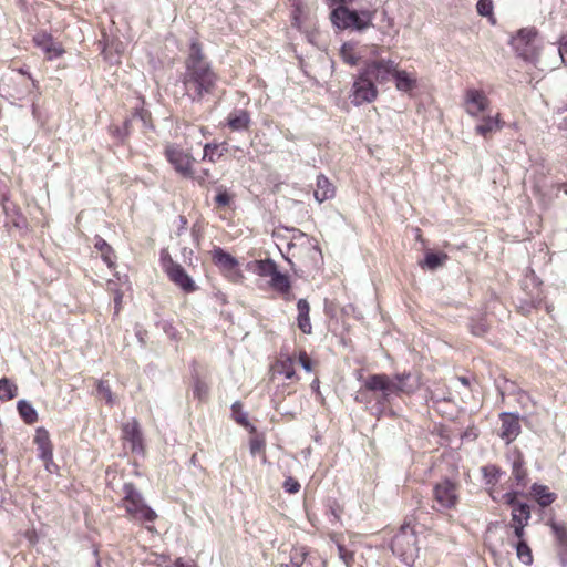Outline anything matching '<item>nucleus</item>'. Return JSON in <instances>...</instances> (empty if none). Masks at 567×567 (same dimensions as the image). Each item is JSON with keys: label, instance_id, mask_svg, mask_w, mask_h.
<instances>
[{"label": "nucleus", "instance_id": "nucleus-1", "mask_svg": "<svg viewBox=\"0 0 567 567\" xmlns=\"http://www.w3.org/2000/svg\"><path fill=\"white\" fill-rule=\"evenodd\" d=\"M185 70L181 75L184 94L192 102H202L205 96L214 94L219 75L207 61L202 44L192 39L189 52L184 62Z\"/></svg>", "mask_w": 567, "mask_h": 567}, {"label": "nucleus", "instance_id": "nucleus-2", "mask_svg": "<svg viewBox=\"0 0 567 567\" xmlns=\"http://www.w3.org/2000/svg\"><path fill=\"white\" fill-rule=\"evenodd\" d=\"M374 16L375 10L370 8L350 9L348 6H341L331 11L330 19L338 29L362 31L372 24Z\"/></svg>", "mask_w": 567, "mask_h": 567}, {"label": "nucleus", "instance_id": "nucleus-3", "mask_svg": "<svg viewBox=\"0 0 567 567\" xmlns=\"http://www.w3.org/2000/svg\"><path fill=\"white\" fill-rule=\"evenodd\" d=\"M399 63L389 58L379 56V47L371 45V55L361 70L375 83L383 84L393 79Z\"/></svg>", "mask_w": 567, "mask_h": 567}, {"label": "nucleus", "instance_id": "nucleus-4", "mask_svg": "<svg viewBox=\"0 0 567 567\" xmlns=\"http://www.w3.org/2000/svg\"><path fill=\"white\" fill-rule=\"evenodd\" d=\"M123 507L132 518L143 522L155 520L157 517L156 513L144 503L141 493L132 483L123 485Z\"/></svg>", "mask_w": 567, "mask_h": 567}, {"label": "nucleus", "instance_id": "nucleus-5", "mask_svg": "<svg viewBox=\"0 0 567 567\" xmlns=\"http://www.w3.org/2000/svg\"><path fill=\"white\" fill-rule=\"evenodd\" d=\"M417 538L409 526H403L392 539L391 548L394 555L405 564H411L417 554Z\"/></svg>", "mask_w": 567, "mask_h": 567}, {"label": "nucleus", "instance_id": "nucleus-6", "mask_svg": "<svg viewBox=\"0 0 567 567\" xmlns=\"http://www.w3.org/2000/svg\"><path fill=\"white\" fill-rule=\"evenodd\" d=\"M460 498V486L451 480H443L433 487V508L444 512L456 507Z\"/></svg>", "mask_w": 567, "mask_h": 567}, {"label": "nucleus", "instance_id": "nucleus-7", "mask_svg": "<svg viewBox=\"0 0 567 567\" xmlns=\"http://www.w3.org/2000/svg\"><path fill=\"white\" fill-rule=\"evenodd\" d=\"M379 91L375 82L361 69L354 78L351 87V102L355 106L372 103L378 97Z\"/></svg>", "mask_w": 567, "mask_h": 567}, {"label": "nucleus", "instance_id": "nucleus-8", "mask_svg": "<svg viewBox=\"0 0 567 567\" xmlns=\"http://www.w3.org/2000/svg\"><path fill=\"white\" fill-rule=\"evenodd\" d=\"M463 109L472 118H480L491 107V100L483 89L466 87L463 94Z\"/></svg>", "mask_w": 567, "mask_h": 567}, {"label": "nucleus", "instance_id": "nucleus-9", "mask_svg": "<svg viewBox=\"0 0 567 567\" xmlns=\"http://www.w3.org/2000/svg\"><path fill=\"white\" fill-rule=\"evenodd\" d=\"M364 388L368 391L380 393V395L377 396V401L379 404L390 402L393 395H398V389H402L400 385L395 383L393 379H391L386 374L370 375L364 381Z\"/></svg>", "mask_w": 567, "mask_h": 567}, {"label": "nucleus", "instance_id": "nucleus-10", "mask_svg": "<svg viewBox=\"0 0 567 567\" xmlns=\"http://www.w3.org/2000/svg\"><path fill=\"white\" fill-rule=\"evenodd\" d=\"M161 260L165 272L175 285L186 292H192L196 289L193 279L186 274L181 265L176 264L171 258L167 250L162 252Z\"/></svg>", "mask_w": 567, "mask_h": 567}, {"label": "nucleus", "instance_id": "nucleus-11", "mask_svg": "<svg viewBox=\"0 0 567 567\" xmlns=\"http://www.w3.org/2000/svg\"><path fill=\"white\" fill-rule=\"evenodd\" d=\"M537 31L534 28H525L512 39V45L520 58L532 60L536 55Z\"/></svg>", "mask_w": 567, "mask_h": 567}, {"label": "nucleus", "instance_id": "nucleus-12", "mask_svg": "<svg viewBox=\"0 0 567 567\" xmlns=\"http://www.w3.org/2000/svg\"><path fill=\"white\" fill-rule=\"evenodd\" d=\"M12 73L9 76V81L11 83L19 82L21 89H17L13 92L8 91V97L13 101H21L32 93L37 87V82L32 79L27 68L12 69Z\"/></svg>", "mask_w": 567, "mask_h": 567}, {"label": "nucleus", "instance_id": "nucleus-13", "mask_svg": "<svg viewBox=\"0 0 567 567\" xmlns=\"http://www.w3.org/2000/svg\"><path fill=\"white\" fill-rule=\"evenodd\" d=\"M167 161L175 171L184 177L192 176L193 157L176 145H169L165 150Z\"/></svg>", "mask_w": 567, "mask_h": 567}, {"label": "nucleus", "instance_id": "nucleus-14", "mask_svg": "<svg viewBox=\"0 0 567 567\" xmlns=\"http://www.w3.org/2000/svg\"><path fill=\"white\" fill-rule=\"evenodd\" d=\"M371 55V47L359 45L358 43L347 42L340 49L342 61L350 66H355L368 61Z\"/></svg>", "mask_w": 567, "mask_h": 567}, {"label": "nucleus", "instance_id": "nucleus-15", "mask_svg": "<svg viewBox=\"0 0 567 567\" xmlns=\"http://www.w3.org/2000/svg\"><path fill=\"white\" fill-rule=\"evenodd\" d=\"M34 444L39 451V457L44 462L45 468L52 472L51 466L53 463V447L50 440V434L44 427H38L34 435Z\"/></svg>", "mask_w": 567, "mask_h": 567}, {"label": "nucleus", "instance_id": "nucleus-16", "mask_svg": "<svg viewBox=\"0 0 567 567\" xmlns=\"http://www.w3.org/2000/svg\"><path fill=\"white\" fill-rule=\"evenodd\" d=\"M478 123L475 125L474 131L476 135L482 136L483 138H489L494 133L498 132L503 127V122L501 120V114L496 113L495 115H481L478 118Z\"/></svg>", "mask_w": 567, "mask_h": 567}, {"label": "nucleus", "instance_id": "nucleus-17", "mask_svg": "<svg viewBox=\"0 0 567 567\" xmlns=\"http://www.w3.org/2000/svg\"><path fill=\"white\" fill-rule=\"evenodd\" d=\"M501 422L499 436L506 442V444H509L520 433L519 419L513 413L505 412L501 414Z\"/></svg>", "mask_w": 567, "mask_h": 567}, {"label": "nucleus", "instance_id": "nucleus-18", "mask_svg": "<svg viewBox=\"0 0 567 567\" xmlns=\"http://www.w3.org/2000/svg\"><path fill=\"white\" fill-rule=\"evenodd\" d=\"M33 43L35 47L45 52L49 59L59 58L63 54V49L61 45L56 43L52 35L47 32H38L33 37Z\"/></svg>", "mask_w": 567, "mask_h": 567}, {"label": "nucleus", "instance_id": "nucleus-19", "mask_svg": "<svg viewBox=\"0 0 567 567\" xmlns=\"http://www.w3.org/2000/svg\"><path fill=\"white\" fill-rule=\"evenodd\" d=\"M395 89L402 93H410L417 87V76L415 72L396 69L393 79Z\"/></svg>", "mask_w": 567, "mask_h": 567}, {"label": "nucleus", "instance_id": "nucleus-20", "mask_svg": "<svg viewBox=\"0 0 567 567\" xmlns=\"http://www.w3.org/2000/svg\"><path fill=\"white\" fill-rule=\"evenodd\" d=\"M336 195V187L329 181V178L319 174L316 181V189L313 196L318 203H323L324 200L333 198Z\"/></svg>", "mask_w": 567, "mask_h": 567}, {"label": "nucleus", "instance_id": "nucleus-21", "mask_svg": "<svg viewBox=\"0 0 567 567\" xmlns=\"http://www.w3.org/2000/svg\"><path fill=\"white\" fill-rule=\"evenodd\" d=\"M123 439L131 444L133 452L142 450V434L138 424L135 420L127 422L123 425Z\"/></svg>", "mask_w": 567, "mask_h": 567}, {"label": "nucleus", "instance_id": "nucleus-22", "mask_svg": "<svg viewBox=\"0 0 567 567\" xmlns=\"http://www.w3.org/2000/svg\"><path fill=\"white\" fill-rule=\"evenodd\" d=\"M250 123L251 118L246 110H234L227 116V125L231 131H246Z\"/></svg>", "mask_w": 567, "mask_h": 567}, {"label": "nucleus", "instance_id": "nucleus-23", "mask_svg": "<svg viewBox=\"0 0 567 567\" xmlns=\"http://www.w3.org/2000/svg\"><path fill=\"white\" fill-rule=\"evenodd\" d=\"M298 317L297 322L299 329L306 333L310 334L312 331L311 322H310V306L306 299H299L297 303Z\"/></svg>", "mask_w": 567, "mask_h": 567}, {"label": "nucleus", "instance_id": "nucleus-24", "mask_svg": "<svg viewBox=\"0 0 567 567\" xmlns=\"http://www.w3.org/2000/svg\"><path fill=\"white\" fill-rule=\"evenodd\" d=\"M228 151L227 143H207L204 145L203 159L216 163Z\"/></svg>", "mask_w": 567, "mask_h": 567}, {"label": "nucleus", "instance_id": "nucleus-25", "mask_svg": "<svg viewBox=\"0 0 567 567\" xmlns=\"http://www.w3.org/2000/svg\"><path fill=\"white\" fill-rule=\"evenodd\" d=\"M511 457L513 476L517 481V484L525 485L527 473L524 468V460L522 453L519 451H514Z\"/></svg>", "mask_w": 567, "mask_h": 567}, {"label": "nucleus", "instance_id": "nucleus-26", "mask_svg": "<svg viewBox=\"0 0 567 567\" xmlns=\"http://www.w3.org/2000/svg\"><path fill=\"white\" fill-rule=\"evenodd\" d=\"M269 284L275 291L286 296V299H289L290 281L286 275L281 274L279 270L276 271L274 276L270 277Z\"/></svg>", "mask_w": 567, "mask_h": 567}, {"label": "nucleus", "instance_id": "nucleus-27", "mask_svg": "<svg viewBox=\"0 0 567 567\" xmlns=\"http://www.w3.org/2000/svg\"><path fill=\"white\" fill-rule=\"evenodd\" d=\"M532 492L542 507L549 506L556 499V494L551 493L545 485L534 484Z\"/></svg>", "mask_w": 567, "mask_h": 567}, {"label": "nucleus", "instance_id": "nucleus-28", "mask_svg": "<svg viewBox=\"0 0 567 567\" xmlns=\"http://www.w3.org/2000/svg\"><path fill=\"white\" fill-rule=\"evenodd\" d=\"M446 259L447 255L444 254L443 250L435 252L432 251L426 254L425 258L420 261V266L424 269L435 270L436 268L441 267Z\"/></svg>", "mask_w": 567, "mask_h": 567}, {"label": "nucleus", "instance_id": "nucleus-29", "mask_svg": "<svg viewBox=\"0 0 567 567\" xmlns=\"http://www.w3.org/2000/svg\"><path fill=\"white\" fill-rule=\"evenodd\" d=\"M20 416L28 424H32L38 420V413L35 409L25 400H20L17 404Z\"/></svg>", "mask_w": 567, "mask_h": 567}, {"label": "nucleus", "instance_id": "nucleus-30", "mask_svg": "<svg viewBox=\"0 0 567 567\" xmlns=\"http://www.w3.org/2000/svg\"><path fill=\"white\" fill-rule=\"evenodd\" d=\"M530 518L529 506L525 503H518L514 505L512 511V523L513 524H527Z\"/></svg>", "mask_w": 567, "mask_h": 567}, {"label": "nucleus", "instance_id": "nucleus-31", "mask_svg": "<svg viewBox=\"0 0 567 567\" xmlns=\"http://www.w3.org/2000/svg\"><path fill=\"white\" fill-rule=\"evenodd\" d=\"M213 259L224 270H233L237 266L236 259L224 250H215Z\"/></svg>", "mask_w": 567, "mask_h": 567}, {"label": "nucleus", "instance_id": "nucleus-32", "mask_svg": "<svg viewBox=\"0 0 567 567\" xmlns=\"http://www.w3.org/2000/svg\"><path fill=\"white\" fill-rule=\"evenodd\" d=\"M18 394V386L7 378L0 379V400L9 401Z\"/></svg>", "mask_w": 567, "mask_h": 567}, {"label": "nucleus", "instance_id": "nucleus-33", "mask_svg": "<svg viewBox=\"0 0 567 567\" xmlns=\"http://www.w3.org/2000/svg\"><path fill=\"white\" fill-rule=\"evenodd\" d=\"M255 271L262 277H271L276 271H278V268L276 264L272 260L266 259V260H259L255 265Z\"/></svg>", "mask_w": 567, "mask_h": 567}, {"label": "nucleus", "instance_id": "nucleus-34", "mask_svg": "<svg viewBox=\"0 0 567 567\" xmlns=\"http://www.w3.org/2000/svg\"><path fill=\"white\" fill-rule=\"evenodd\" d=\"M307 556L308 551L305 547H293L290 551V563L287 567H301Z\"/></svg>", "mask_w": 567, "mask_h": 567}, {"label": "nucleus", "instance_id": "nucleus-35", "mask_svg": "<svg viewBox=\"0 0 567 567\" xmlns=\"http://www.w3.org/2000/svg\"><path fill=\"white\" fill-rule=\"evenodd\" d=\"M410 373H402V374H395L394 381L398 385H400L403 389H398V395L400 393H412L416 390L417 385L410 384L408 381L410 379Z\"/></svg>", "mask_w": 567, "mask_h": 567}, {"label": "nucleus", "instance_id": "nucleus-36", "mask_svg": "<svg viewBox=\"0 0 567 567\" xmlns=\"http://www.w3.org/2000/svg\"><path fill=\"white\" fill-rule=\"evenodd\" d=\"M214 200L218 208L228 207L234 200V195L220 186L217 188V194Z\"/></svg>", "mask_w": 567, "mask_h": 567}, {"label": "nucleus", "instance_id": "nucleus-37", "mask_svg": "<svg viewBox=\"0 0 567 567\" xmlns=\"http://www.w3.org/2000/svg\"><path fill=\"white\" fill-rule=\"evenodd\" d=\"M516 553H517V557L519 558V560L522 563H524L525 565L532 564V561H533L532 550L525 540H523V539L518 540V543L516 544Z\"/></svg>", "mask_w": 567, "mask_h": 567}, {"label": "nucleus", "instance_id": "nucleus-38", "mask_svg": "<svg viewBox=\"0 0 567 567\" xmlns=\"http://www.w3.org/2000/svg\"><path fill=\"white\" fill-rule=\"evenodd\" d=\"M493 9V0H478L476 3L477 13L482 17L488 18L492 23H495Z\"/></svg>", "mask_w": 567, "mask_h": 567}, {"label": "nucleus", "instance_id": "nucleus-39", "mask_svg": "<svg viewBox=\"0 0 567 567\" xmlns=\"http://www.w3.org/2000/svg\"><path fill=\"white\" fill-rule=\"evenodd\" d=\"M293 362L295 361L291 357L281 359L277 363V372L284 374L286 379H291L295 375Z\"/></svg>", "mask_w": 567, "mask_h": 567}, {"label": "nucleus", "instance_id": "nucleus-40", "mask_svg": "<svg viewBox=\"0 0 567 567\" xmlns=\"http://www.w3.org/2000/svg\"><path fill=\"white\" fill-rule=\"evenodd\" d=\"M380 29L385 34H390L391 32H394L395 34L398 33L394 18L391 17L385 9L381 12Z\"/></svg>", "mask_w": 567, "mask_h": 567}, {"label": "nucleus", "instance_id": "nucleus-41", "mask_svg": "<svg viewBox=\"0 0 567 567\" xmlns=\"http://www.w3.org/2000/svg\"><path fill=\"white\" fill-rule=\"evenodd\" d=\"M551 530L560 546L567 547V527L565 524L553 522Z\"/></svg>", "mask_w": 567, "mask_h": 567}, {"label": "nucleus", "instance_id": "nucleus-42", "mask_svg": "<svg viewBox=\"0 0 567 567\" xmlns=\"http://www.w3.org/2000/svg\"><path fill=\"white\" fill-rule=\"evenodd\" d=\"M97 395L105 400L109 405H113L115 403V399L113 393L105 381H99L96 386Z\"/></svg>", "mask_w": 567, "mask_h": 567}, {"label": "nucleus", "instance_id": "nucleus-43", "mask_svg": "<svg viewBox=\"0 0 567 567\" xmlns=\"http://www.w3.org/2000/svg\"><path fill=\"white\" fill-rule=\"evenodd\" d=\"M231 414H233L234 420L238 424L244 425V426L248 425L247 414L243 411V406L239 402H235L231 405Z\"/></svg>", "mask_w": 567, "mask_h": 567}, {"label": "nucleus", "instance_id": "nucleus-44", "mask_svg": "<svg viewBox=\"0 0 567 567\" xmlns=\"http://www.w3.org/2000/svg\"><path fill=\"white\" fill-rule=\"evenodd\" d=\"M486 484H495L501 474L499 470L494 465H487L482 468Z\"/></svg>", "mask_w": 567, "mask_h": 567}, {"label": "nucleus", "instance_id": "nucleus-45", "mask_svg": "<svg viewBox=\"0 0 567 567\" xmlns=\"http://www.w3.org/2000/svg\"><path fill=\"white\" fill-rule=\"evenodd\" d=\"M194 395L198 398V400L206 399L208 394V386L205 382L197 380L194 384Z\"/></svg>", "mask_w": 567, "mask_h": 567}, {"label": "nucleus", "instance_id": "nucleus-46", "mask_svg": "<svg viewBox=\"0 0 567 567\" xmlns=\"http://www.w3.org/2000/svg\"><path fill=\"white\" fill-rule=\"evenodd\" d=\"M284 488L289 494H296L300 491V484L293 477L288 476L284 482Z\"/></svg>", "mask_w": 567, "mask_h": 567}, {"label": "nucleus", "instance_id": "nucleus-47", "mask_svg": "<svg viewBox=\"0 0 567 567\" xmlns=\"http://www.w3.org/2000/svg\"><path fill=\"white\" fill-rule=\"evenodd\" d=\"M301 16H302V6L300 2L295 1L292 25L299 30L301 29Z\"/></svg>", "mask_w": 567, "mask_h": 567}, {"label": "nucleus", "instance_id": "nucleus-48", "mask_svg": "<svg viewBox=\"0 0 567 567\" xmlns=\"http://www.w3.org/2000/svg\"><path fill=\"white\" fill-rule=\"evenodd\" d=\"M471 331L474 336H483L487 331V324L481 320L471 326Z\"/></svg>", "mask_w": 567, "mask_h": 567}, {"label": "nucleus", "instance_id": "nucleus-49", "mask_svg": "<svg viewBox=\"0 0 567 567\" xmlns=\"http://www.w3.org/2000/svg\"><path fill=\"white\" fill-rule=\"evenodd\" d=\"M298 361L300 363V365L307 371V372H310L312 370L311 368V360L310 358L308 357V354L305 352V351H301L299 353V358H298Z\"/></svg>", "mask_w": 567, "mask_h": 567}, {"label": "nucleus", "instance_id": "nucleus-50", "mask_svg": "<svg viewBox=\"0 0 567 567\" xmlns=\"http://www.w3.org/2000/svg\"><path fill=\"white\" fill-rule=\"evenodd\" d=\"M542 291L539 288H536V292H532L529 295L528 301L530 302L532 307L537 308L542 302Z\"/></svg>", "mask_w": 567, "mask_h": 567}, {"label": "nucleus", "instance_id": "nucleus-51", "mask_svg": "<svg viewBox=\"0 0 567 567\" xmlns=\"http://www.w3.org/2000/svg\"><path fill=\"white\" fill-rule=\"evenodd\" d=\"M326 4L330 8H332V10L337 7H341V6H348L350 3H353V0H324Z\"/></svg>", "mask_w": 567, "mask_h": 567}, {"label": "nucleus", "instance_id": "nucleus-52", "mask_svg": "<svg viewBox=\"0 0 567 567\" xmlns=\"http://www.w3.org/2000/svg\"><path fill=\"white\" fill-rule=\"evenodd\" d=\"M17 89H21V84H19V82L11 83L9 81V78L7 79V82H3V84H2V90L7 96H8V91L13 92Z\"/></svg>", "mask_w": 567, "mask_h": 567}, {"label": "nucleus", "instance_id": "nucleus-53", "mask_svg": "<svg viewBox=\"0 0 567 567\" xmlns=\"http://www.w3.org/2000/svg\"><path fill=\"white\" fill-rule=\"evenodd\" d=\"M527 524H513L514 527V535L520 540L524 536V527Z\"/></svg>", "mask_w": 567, "mask_h": 567}, {"label": "nucleus", "instance_id": "nucleus-54", "mask_svg": "<svg viewBox=\"0 0 567 567\" xmlns=\"http://www.w3.org/2000/svg\"><path fill=\"white\" fill-rule=\"evenodd\" d=\"M558 51L563 62L567 65V41L560 43Z\"/></svg>", "mask_w": 567, "mask_h": 567}, {"label": "nucleus", "instance_id": "nucleus-55", "mask_svg": "<svg viewBox=\"0 0 567 567\" xmlns=\"http://www.w3.org/2000/svg\"><path fill=\"white\" fill-rule=\"evenodd\" d=\"M504 499L507 504L512 505L513 508H514V505L518 504V502H516V493H506L504 495Z\"/></svg>", "mask_w": 567, "mask_h": 567}, {"label": "nucleus", "instance_id": "nucleus-56", "mask_svg": "<svg viewBox=\"0 0 567 567\" xmlns=\"http://www.w3.org/2000/svg\"><path fill=\"white\" fill-rule=\"evenodd\" d=\"M340 558L348 564V560L351 559V555L341 546H338Z\"/></svg>", "mask_w": 567, "mask_h": 567}, {"label": "nucleus", "instance_id": "nucleus-57", "mask_svg": "<svg viewBox=\"0 0 567 567\" xmlns=\"http://www.w3.org/2000/svg\"><path fill=\"white\" fill-rule=\"evenodd\" d=\"M122 298H123V295L117 291L115 297H114L115 313H118V311L121 309Z\"/></svg>", "mask_w": 567, "mask_h": 567}, {"label": "nucleus", "instance_id": "nucleus-58", "mask_svg": "<svg viewBox=\"0 0 567 567\" xmlns=\"http://www.w3.org/2000/svg\"><path fill=\"white\" fill-rule=\"evenodd\" d=\"M113 250H109V252L106 255H103L102 258H103V261L111 268L113 266V260H112V256L110 252H112Z\"/></svg>", "mask_w": 567, "mask_h": 567}, {"label": "nucleus", "instance_id": "nucleus-59", "mask_svg": "<svg viewBox=\"0 0 567 567\" xmlns=\"http://www.w3.org/2000/svg\"><path fill=\"white\" fill-rule=\"evenodd\" d=\"M95 248H110V246L107 245V243L103 239H100L96 244H95Z\"/></svg>", "mask_w": 567, "mask_h": 567}, {"label": "nucleus", "instance_id": "nucleus-60", "mask_svg": "<svg viewBox=\"0 0 567 567\" xmlns=\"http://www.w3.org/2000/svg\"><path fill=\"white\" fill-rule=\"evenodd\" d=\"M258 449H259V444L257 442H252L250 444V451H251L252 454H255Z\"/></svg>", "mask_w": 567, "mask_h": 567}, {"label": "nucleus", "instance_id": "nucleus-61", "mask_svg": "<svg viewBox=\"0 0 567 567\" xmlns=\"http://www.w3.org/2000/svg\"><path fill=\"white\" fill-rule=\"evenodd\" d=\"M198 130H199V132L203 134V136H207V135H209V134H210V132L208 131V128H207V127H205V126H200Z\"/></svg>", "mask_w": 567, "mask_h": 567}, {"label": "nucleus", "instance_id": "nucleus-62", "mask_svg": "<svg viewBox=\"0 0 567 567\" xmlns=\"http://www.w3.org/2000/svg\"><path fill=\"white\" fill-rule=\"evenodd\" d=\"M532 282V284H535V278H534V275H532L530 277H526L525 280H524V286L526 287L528 285V282Z\"/></svg>", "mask_w": 567, "mask_h": 567}, {"label": "nucleus", "instance_id": "nucleus-63", "mask_svg": "<svg viewBox=\"0 0 567 567\" xmlns=\"http://www.w3.org/2000/svg\"><path fill=\"white\" fill-rule=\"evenodd\" d=\"M296 246H297V243H295V241H289L287 244V248H289V249L296 248Z\"/></svg>", "mask_w": 567, "mask_h": 567}, {"label": "nucleus", "instance_id": "nucleus-64", "mask_svg": "<svg viewBox=\"0 0 567 567\" xmlns=\"http://www.w3.org/2000/svg\"><path fill=\"white\" fill-rule=\"evenodd\" d=\"M563 190H564V193L567 195V183H566V184H564V186H563Z\"/></svg>", "mask_w": 567, "mask_h": 567}]
</instances>
